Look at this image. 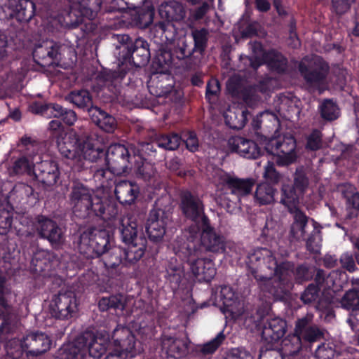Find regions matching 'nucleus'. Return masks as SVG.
Segmentation results:
<instances>
[{
  "instance_id": "nucleus-12",
  "label": "nucleus",
  "mask_w": 359,
  "mask_h": 359,
  "mask_svg": "<svg viewBox=\"0 0 359 359\" xmlns=\"http://www.w3.org/2000/svg\"><path fill=\"white\" fill-rule=\"evenodd\" d=\"M77 309L75 293L72 290H61L52 300L50 311L53 317L67 319L73 316Z\"/></svg>"
},
{
  "instance_id": "nucleus-8",
  "label": "nucleus",
  "mask_w": 359,
  "mask_h": 359,
  "mask_svg": "<svg viewBox=\"0 0 359 359\" xmlns=\"http://www.w3.org/2000/svg\"><path fill=\"white\" fill-rule=\"evenodd\" d=\"M296 140L292 136L271 140L266 146L267 152L276 156V162L280 166H287L297 160Z\"/></svg>"
},
{
  "instance_id": "nucleus-24",
  "label": "nucleus",
  "mask_w": 359,
  "mask_h": 359,
  "mask_svg": "<svg viewBox=\"0 0 359 359\" xmlns=\"http://www.w3.org/2000/svg\"><path fill=\"white\" fill-rule=\"evenodd\" d=\"M259 289L276 299H283L292 287L274 276H269L257 280Z\"/></svg>"
},
{
  "instance_id": "nucleus-43",
  "label": "nucleus",
  "mask_w": 359,
  "mask_h": 359,
  "mask_svg": "<svg viewBox=\"0 0 359 359\" xmlns=\"http://www.w3.org/2000/svg\"><path fill=\"white\" fill-rule=\"evenodd\" d=\"M126 304V299L121 294H116L108 297H102L98 302V307L101 311L109 309H119L123 311Z\"/></svg>"
},
{
  "instance_id": "nucleus-13",
  "label": "nucleus",
  "mask_w": 359,
  "mask_h": 359,
  "mask_svg": "<svg viewBox=\"0 0 359 359\" xmlns=\"http://www.w3.org/2000/svg\"><path fill=\"white\" fill-rule=\"evenodd\" d=\"M172 54L177 60L184 64L187 69H195L198 67L202 59L195 50L191 39L181 37L172 44Z\"/></svg>"
},
{
  "instance_id": "nucleus-9",
  "label": "nucleus",
  "mask_w": 359,
  "mask_h": 359,
  "mask_svg": "<svg viewBox=\"0 0 359 359\" xmlns=\"http://www.w3.org/2000/svg\"><path fill=\"white\" fill-rule=\"evenodd\" d=\"M298 69L305 81L311 86L323 84L329 72L328 64L320 57L304 58Z\"/></svg>"
},
{
  "instance_id": "nucleus-33",
  "label": "nucleus",
  "mask_w": 359,
  "mask_h": 359,
  "mask_svg": "<svg viewBox=\"0 0 359 359\" xmlns=\"http://www.w3.org/2000/svg\"><path fill=\"white\" fill-rule=\"evenodd\" d=\"M88 114L92 121L106 133H111L116 128L114 117L97 106L88 108Z\"/></svg>"
},
{
  "instance_id": "nucleus-41",
  "label": "nucleus",
  "mask_w": 359,
  "mask_h": 359,
  "mask_svg": "<svg viewBox=\"0 0 359 359\" xmlns=\"http://www.w3.org/2000/svg\"><path fill=\"white\" fill-rule=\"evenodd\" d=\"M65 100L73 104L79 109L86 108L88 111L93 105V97L86 89L74 90L65 96Z\"/></svg>"
},
{
  "instance_id": "nucleus-47",
  "label": "nucleus",
  "mask_w": 359,
  "mask_h": 359,
  "mask_svg": "<svg viewBox=\"0 0 359 359\" xmlns=\"http://www.w3.org/2000/svg\"><path fill=\"white\" fill-rule=\"evenodd\" d=\"M225 339L223 332H219L215 338L203 344L197 345L194 353L199 358L213 354Z\"/></svg>"
},
{
  "instance_id": "nucleus-7",
  "label": "nucleus",
  "mask_w": 359,
  "mask_h": 359,
  "mask_svg": "<svg viewBox=\"0 0 359 359\" xmlns=\"http://www.w3.org/2000/svg\"><path fill=\"white\" fill-rule=\"evenodd\" d=\"M190 270L198 281H210L216 274L214 263L210 259H201V250L194 245H188L183 249Z\"/></svg>"
},
{
  "instance_id": "nucleus-58",
  "label": "nucleus",
  "mask_w": 359,
  "mask_h": 359,
  "mask_svg": "<svg viewBox=\"0 0 359 359\" xmlns=\"http://www.w3.org/2000/svg\"><path fill=\"white\" fill-rule=\"evenodd\" d=\"M250 45L253 52V55L251 57L245 56V57L249 60L250 65L256 69L262 64L266 53H264L262 44L258 41L252 42Z\"/></svg>"
},
{
  "instance_id": "nucleus-31",
  "label": "nucleus",
  "mask_w": 359,
  "mask_h": 359,
  "mask_svg": "<svg viewBox=\"0 0 359 359\" xmlns=\"http://www.w3.org/2000/svg\"><path fill=\"white\" fill-rule=\"evenodd\" d=\"M0 305L6 309L8 306L4 295L0 293ZM18 322L16 317L0 309V339H6L9 335L14 334L18 330Z\"/></svg>"
},
{
  "instance_id": "nucleus-35",
  "label": "nucleus",
  "mask_w": 359,
  "mask_h": 359,
  "mask_svg": "<svg viewBox=\"0 0 359 359\" xmlns=\"http://www.w3.org/2000/svg\"><path fill=\"white\" fill-rule=\"evenodd\" d=\"M293 215V222L290 226L288 238L290 243L304 241L306 236V227L308 224L309 217L302 210H296Z\"/></svg>"
},
{
  "instance_id": "nucleus-15",
  "label": "nucleus",
  "mask_w": 359,
  "mask_h": 359,
  "mask_svg": "<svg viewBox=\"0 0 359 359\" xmlns=\"http://www.w3.org/2000/svg\"><path fill=\"white\" fill-rule=\"evenodd\" d=\"M171 220L170 213L161 208L150 211L146 226V231L151 241L158 242L165 233V226Z\"/></svg>"
},
{
  "instance_id": "nucleus-2",
  "label": "nucleus",
  "mask_w": 359,
  "mask_h": 359,
  "mask_svg": "<svg viewBox=\"0 0 359 359\" xmlns=\"http://www.w3.org/2000/svg\"><path fill=\"white\" fill-rule=\"evenodd\" d=\"M118 229L123 241L128 245L125 252V261L134 264L144 255L147 240L142 231L138 230L136 218L132 214L128 213L119 218Z\"/></svg>"
},
{
  "instance_id": "nucleus-61",
  "label": "nucleus",
  "mask_w": 359,
  "mask_h": 359,
  "mask_svg": "<svg viewBox=\"0 0 359 359\" xmlns=\"http://www.w3.org/2000/svg\"><path fill=\"white\" fill-rule=\"evenodd\" d=\"M316 269L306 264H302L294 267V277L297 283H302L303 282L310 280L314 276Z\"/></svg>"
},
{
  "instance_id": "nucleus-4",
  "label": "nucleus",
  "mask_w": 359,
  "mask_h": 359,
  "mask_svg": "<svg viewBox=\"0 0 359 359\" xmlns=\"http://www.w3.org/2000/svg\"><path fill=\"white\" fill-rule=\"evenodd\" d=\"M109 234L105 229L89 228L79 237V251L87 259L97 257L108 250Z\"/></svg>"
},
{
  "instance_id": "nucleus-1",
  "label": "nucleus",
  "mask_w": 359,
  "mask_h": 359,
  "mask_svg": "<svg viewBox=\"0 0 359 359\" xmlns=\"http://www.w3.org/2000/svg\"><path fill=\"white\" fill-rule=\"evenodd\" d=\"M69 197L73 213L78 217L95 215L107 220L117 215L118 210L114 202L93 195L89 188L80 182L73 183Z\"/></svg>"
},
{
  "instance_id": "nucleus-56",
  "label": "nucleus",
  "mask_w": 359,
  "mask_h": 359,
  "mask_svg": "<svg viewBox=\"0 0 359 359\" xmlns=\"http://www.w3.org/2000/svg\"><path fill=\"white\" fill-rule=\"evenodd\" d=\"M309 185V180L304 167L300 166L296 169L293 176V184L294 189L303 195Z\"/></svg>"
},
{
  "instance_id": "nucleus-53",
  "label": "nucleus",
  "mask_w": 359,
  "mask_h": 359,
  "mask_svg": "<svg viewBox=\"0 0 359 359\" xmlns=\"http://www.w3.org/2000/svg\"><path fill=\"white\" fill-rule=\"evenodd\" d=\"M152 141L150 142H140L137 145H130L131 151L133 157H138L140 160L147 161V157L151 156L152 154L156 152V148L154 143V136L152 133L151 136Z\"/></svg>"
},
{
  "instance_id": "nucleus-19",
  "label": "nucleus",
  "mask_w": 359,
  "mask_h": 359,
  "mask_svg": "<svg viewBox=\"0 0 359 359\" xmlns=\"http://www.w3.org/2000/svg\"><path fill=\"white\" fill-rule=\"evenodd\" d=\"M111 339L117 349L110 353L106 359H118L123 352H131L135 348V336L126 327L117 326L113 331Z\"/></svg>"
},
{
  "instance_id": "nucleus-5",
  "label": "nucleus",
  "mask_w": 359,
  "mask_h": 359,
  "mask_svg": "<svg viewBox=\"0 0 359 359\" xmlns=\"http://www.w3.org/2000/svg\"><path fill=\"white\" fill-rule=\"evenodd\" d=\"M70 10L66 11L62 20L63 26L75 28L84 22V18L92 20L100 9L102 0H69Z\"/></svg>"
},
{
  "instance_id": "nucleus-28",
  "label": "nucleus",
  "mask_w": 359,
  "mask_h": 359,
  "mask_svg": "<svg viewBox=\"0 0 359 359\" xmlns=\"http://www.w3.org/2000/svg\"><path fill=\"white\" fill-rule=\"evenodd\" d=\"M229 145L232 151L246 158L255 159L260 155V149L255 142L240 136L230 138Z\"/></svg>"
},
{
  "instance_id": "nucleus-17",
  "label": "nucleus",
  "mask_w": 359,
  "mask_h": 359,
  "mask_svg": "<svg viewBox=\"0 0 359 359\" xmlns=\"http://www.w3.org/2000/svg\"><path fill=\"white\" fill-rule=\"evenodd\" d=\"M180 207L186 218L194 222H201L203 224L209 221L204 214V205L202 201L190 191H186L181 194Z\"/></svg>"
},
{
  "instance_id": "nucleus-20",
  "label": "nucleus",
  "mask_w": 359,
  "mask_h": 359,
  "mask_svg": "<svg viewBox=\"0 0 359 359\" xmlns=\"http://www.w3.org/2000/svg\"><path fill=\"white\" fill-rule=\"evenodd\" d=\"M50 345L49 337L40 332H30L22 339V347L27 356H39L48 351Z\"/></svg>"
},
{
  "instance_id": "nucleus-38",
  "label": "nucleus",
  "mask_w": 359,
  "mask_h": 359,
  "mask_svg": "<svg viewBox=\"0 0 359 359\" xmlns=\"http://www.w3.org/2000/svg\"><path fill=\"white\" fill-rule=\"evenodd\" d=\"M175 60L172 54V48L161 45L156 52L154 66L161 73H164L174 64Z\"/></svg>"
},
{
  "instance_id": "nucleus-50",
  "label": "nucleus",
  "mask_w": 359,
  "mask_h": 359,
  "mask_svg": "<svg viewBox=\"0 0 359 359\" xmlns=\"http://www.w3.org/2000/svg\"><path fill=\"white\" fill-rule=\"evenodd\" d=\"M135 168L137 176L144 181L150 182L158 175L154 165L147 161L135 160Z\"/></svg>"
},
{
  "instance_id": "nucleus-48",
  "label": "nucleus",
  "mask_w": 359,
  "mask_h": 359,
  "mask_svg": "<svg viewBox=\"0 0 359 359\" xmlns=\"http://www.w3.org/2000/svg\"><path fill=\"white\" fill-rule=\"evenodd\" d=\"M276 189L267 183H262L257 185L255 198L259 205H267L273 203L275 200Z\"/></svg>"
},
{
  "instance_id": "nucleus-49",
  "label": "nucleus",
  "mask_w": 359,
  "mask_h": 359,
  "mask_svg": "<svg viewBox=\"0 0 359 359\" xmlns=\"http://www.w3.org/2000/svg\"><path fill=\"white\" fill-rule=\"evenodd\" d=\"M266 63L269 67L278 72L285 71L287 67V59L280 53L270 50L265 53L262 63Z\"/></svg>"
},
{
  "instance_id": "nucleus-16",
  "label": "nucleus",
  "mask_w": 359,
  "mask_h": 359,
  "mask_svg": "<svg viewBox=\"0 0 359 359\" xmlns=\"http://www.w3.org/2000/svg\"><path fill=\"white\" fill-rule=\"evenodd\" d=\"M61 44L53 40H45L36 45L33 52L34 61L41 67L53 66L59 60Z\"/></svg>"
},
{
  "instance_id": "nucleus-14",
  "label": "nucleus",
  "mask_w": 359,
  "mask_h": 359,
  "mask_svg": "<svg viewBox=\"0 0 359 359\" xmlns=\"http://www.w3.org/2000/svg\"><path fill=\"white\" fill-rule=\"evenodd\" d=\"M295 333L303 341L306 349L311 348L315 342L324 339L325 332L323 329L313 322L312 316H306L295 321Z\"/></svg>"
},
{
  "instance_id": "nucleus-44",
  "label": "nucleus",
  "mask_w": 359,
  "mask_h": 359,
  "mask_svg": "<svg viewBox=\"0 0 359 359\" xmlns=\"http://www.w3.org/2000/svg\"><path fill=\"white\" fill-rule=\"evenodd\" d=\"M154 27L157 32H161L162 36L165 39L168 45H172L179 38H177V28L175 25L169 21L160 20L154 25Z\"/></svg>"
},
{
  "instance_id": "nucleus-25",
  "label": "nucleus",
  "mask_w": 359,
  "mask_h": 359,
  "mask_svg": "<svg viewBox=\"0 0 359 359\" xmlns=\"http://www.w3.org/2000/svg\"><path fill=\"white\" fill-rule=\"evenodd\" d=\"M287 328L285 320L279 317L269 318L264 324L262 339L268 344L277 342L285 334Z\"/></svg>"
},
{
  "instance_id": "nucleus-18",
  "label": "nucleus",
  "mask_w": 359,
  "mask_h": 359,
  "mask_svg": "<svg viewBox=\"0 0 359 359\" xmlns=\"http://www.w3.org/2000/svg\"><path fill=\"white\" fill-rule=\"evenodd\" d=\"M75 341L76 344L84 351L86 355L88 354L93 358H101L107 351V340L93 332H84Z\"/></svg>"
},
{
  "instance_id": "nucleus-45",
  "label": "nucleus",
  "mask_w": 359,
  "mask_h": 359,
  "mask_svg": "<svg viewBox=\"0 0 359 359\" xmlns=\"http://www.w3.org/2000/svg\"><path fill=\"white\" fill-rule=\"evenodd\" d=\"M165 278L175 288L179 287L184 278L183 266L180 263L177 262L176 259H171L168 263Z\"/></svg>"
},
{
  "instance_id": "nucleus-32",
  "label": "nucleus",
  "mask_w": 359,
  "mask_h": 359,
  "mask_svg": "<svg viewBox=\"0 0 359 359\" xmlns=\"http://www.w3.org/2000/svg\"><path fill=\"white\" fill-rule=\"evenodd\" d=\"M338 189L346 200V219H352L357 217L359 214V193L350 184H341Z\"/></svg>"
},
{
  "instance_id": "nucleus-46",
  "label": "nucleus",
  "mask_w": 359,
  "mask_h": 359,
  "mask_svg": "<svg viewBox=\"0 0 359 359\" xmlns=\"http://www.w3.org/2000/svg\"><path fill=\"white\" fill-rule=\"evenodd\" d=\"M294 273V264L290 261L278 262L273 276L277 277L293 287L292 276Z\"/></svg>"
},
{
  "instance_id": "nucleus-23",
  "label": "nucleus",
  "mask_w": 359,
  "mask_h": 359,
  "mask_svg": "<svg viewBox=\"0 0 359 359\" xmlns=\"http://www.w3.org/2000/svg\"><path fill=\"white\" fill-rule=\"evenodd\" d=\"M33 174L46 187L54 186L60 176L57 164L52 161H43L37 163L34 165Z\"/></svg>"
},
{
  "instance_id": "nucleus-37",
  "label": "nucleus",
  "mask_w": 359,
  "mask_h": 359,
  "mask_svg": "<svg viewBox=\"0 0 359 359\" xmlns=\"http://www.w3.org/2000/svg\"><path fill=\"white\" fill-rule=\"evenodd\" d=\"M9 7L20 22H28L34 15L35 4L31 0H9Z\"/></svg>"
},
{
  "instance_id": "nucleus-52",
  "label": "nucleus",
  "mask_w": 359,
  "mask_h": 359,
  "mask_svg": "<svg viewBox=\"0 0 359 359\" xmlns=\"http://www.w3.org/2000/svg\"><path fill=\"white\" fill-rule=\"evenodd\" d=\"M283 349L286 353L290 355H294L298 353L302 349L306 348L304 344L299 336L294 332L287 335L282 342Z\"/></svg>"
},
{
  "instance_id": "nucleus-30",
  "label": "nucleus",
  "mask_w": 359,
  "mask_h": 359,
  "mask_svg": "<svg viewBox=\"0 0 359 359\" xmlns=\"http://www.w3.org/2000/svg\"><path fill=\"white\" fill-rule=\"evenodd\" d=\"M158 12L162 20L171 22L184 20L187 13L184 5L175 0L161 3Z\"/></svg>"
},
{
  "instance_id": "nucleus-57",
  "label": "nucleus",
  "mask_w": 359,
  "mask_h": 359,
  "mask_svg": "<svg viewBox=\"0 0 359 359\" xmlns=\"http://www.w3.org/2000/svg\"><path fill=\"white\" fill-rule=\"evenodd\" d=\"M126 250H123L118 248H114L103 257V262L106 268L115 269L122 262V257L125 256Z\"/></svg>"
},
{
  "instance_id": "nucleus-62",
  "label": "nucleus",
  "mask_w": 359,
  "mask_h": 359,
  "mask_svg": "<svg viewBox=\"0 0 359 359\" xmlns=\"http://www.w3.org/2000/svg\"><path fill=\"white\" fill-rule=\"evenodd\" d=\"M34 165L29 162L26 157H21L17 159L13 165V170L17 175L27 173L29 175L33 174Z\"/></svg>"
},
{
  "instance_id": "nucleus-60",
  "label": "nucleus",
  "mask_w": 359,
  "mask_h": 359,
  "mask_svg": "<svg viewBox=\"0 0 359 359\" xmlns=\"http://www.w3.org/2000/svg\"><path fill=\"white\" fill-rule=\"evenodd\" d=\"M342 307L348 310H357L359 309V290L353 289L347 291L341 299Z\"/></svg>"
},
{
  "instance_id": "nucleus-26",
  "label": "nucleus",
  "mask_w": 359,
  "mask_h": 359,
  "mask_svg": "<svg viewBox=\"0 0 359 359\" xmlns=\"http://www.w3.org/2000/svg\"><path fill=\"white\" fill-rule=\"evenodd\" d=\"M127 55L137 67L145 66L150 59L148 43L142 39H136L131 45H127Z\"/></svg>"
},
{
  "instance_id": "nucleus-36",
  "label": "nucleus",
  "mask_w": 359,
  "mask_h": 359,
  "mask_svg": "<svg viewBox=\"0 0 359 359\" xmlns=\"http://www.w3.org/2000/svg\"><path fill=\"white\" fill-rule=\"evenodd\" d=\"M148 88L151 94L156 97L167 96L172 93L173 88V78L165 74L151 79Z\"/></svg>"
},
{
  "instance_id": "nucleus-63",
  "label": "nucleus",
  "mask_w": 359,
  "mask_h": 359,
  "mask_svg": "<svg viewBox=\"0 0 359 359\" xmlns=\"http://www.w3.org/2000/svg\"><path fill=\"white\" fill-rule=\"evenodd\" d=\"M320 288L313 283L309 284L301 294V300L305 304L316 302L319 297Z\"/></svg>"
},
{
  "instance_id": "nucleus-29",
  "label": "nucleus",
  "mask_w": 359,
  "mask_h": 359,
  "mask_svg": "<svg viewBox=\"0 0 359 359\" xmlns=\"http://www.w3.org/2000/svg\"><path fill=\"white\" fill-rule=\"evenodd\" d=\"M201 246L205 250L212 252H219L224 250V238L217 233L210 226L209 221L202 224Z\"/></svg>"
},
{
  "instance_id": "nucleus-27",
  "label": "nucleus",
  "mask_w": 359,
  "mask_h": 359,
  "mask_svg": "<svg viewBox=\"0 0 359 359\" xmlns=\"http://www.w3.org/2000/svg\"><path fill=\"white\" fill-rule=\"evenodd\" d=\"M98 142L97 136L95 133H93L86 136L83 142L79 144V151L81 156V161L76 163L79 167H84L83 160L94 162L100 158L102 149L97 147Z\"/></svg>"
},
{
  "instance_id": "nucleus-59",
  "label": "nucleus",
  "mask_w": 359,
  "mask_h": 359,
  "mask_svg": "<svg viewBox=\"0 0 359 359\" xmlns=\"http://www.w3.org/2000/svg\"><path fill=\"white\" fill-rule=\"evenodd\" d=\"M321 116L327 121H333L338 118L339 109L331 100H325L320 106Z\"/></svg>"
},
{
  "instance_id": "nucleus-6",
  "label": "nucleus",
  "mask_w": 359,
  "mask_h": 359,
  "mask_svg": "<svg viewBox=\"0 0 359 359\" xmlns=\"http://www.w3.org/2000/svg\"><path fill=\"white\" fill-rule=\"evenodd\" d=\"M248 266L256 280L273 276L278 261L273 253L266 248H259L248 255Z\"/></svg>"
},
{
  "instance_id": "nucleus-34",
  "label": "nucleus",
  "mask_w": 359,
  "mask_h": 359,
  "mask_svg": "<svg viewBox=\"0 0 359 359\" xmlns=\"http://www.w3.org/2000/svg\"><path fill=\"white\" fill-rule=\"evenodd\" d=\"M114 192L121 203L130 205L137 198L140 193V189L135 182L121 180L116 183Z\"/></svg>"
},
{
  "instance_id": "nucleus-54",
  "label": "nucleus",
  "mask_w": 359,
  "mask_h": 359,
  "mask_svg": "<svg viewBox=\"0 0 359 359\" xmlns=\"http://www.w3.org/2000/svg\"><path fill=\"white\" fill-rule=\"evenodd\" d=\"M209 32L205 28L194 29L191 32L194 48L201 59L207 48Z\"/></svg>"
},
{
  "instance_id": "nucleus-42",
  "label": "nucleus",
  "mask_w": 359,
  "mask_h": 359,
  "mask_svg": "<svg viewBox=\"0 0 359 359\" xmlns=\"http://www.w3.org/2000/svg\"><path fill=\"white\" fill-rule=\"evenodd\" d=\"M247 110H241L239 109H228L224 114L225 123L231 128L240 130L246 124L248 121Z\"/></svg>"
},
{
  "instance_id": "nucleus-11",
  "label": "nucleus",
  "mask_w": 359,
  "mask_h": 359,
  "mask_svg": "<svg viewBox=\"0 0 359 359\" xmlns=\"http://www.w3.org/2000/svg\"><path fill=\"white\" fill-rule=\"evenodd\" d=\"M131 146L116 144L111 145L107 152L106 161L112 173L120 175L128 172L130 165Z\"/></svg>"
},
{
  "instance_id": "nucleus-3",
  "label": "nucleus",
  "mask_w": 359,
  "mask_h": 359,
  "mask_svg": "<svg viewBox=\"0 0 359 359\" xmlns=\"http://www.w3.org/2000/svg\"><path fill=\"white\" fill-rule=\"evenodd\" d=\"M219 182L230 190V193H224L219 197V204L229 209L232 204L236 205L241 198L250 194L255 184L252 178L241 179L234 175L220 172L217 174Z\"/></svg>"
},
{
  "instance_id": "nucleus-21",
  "label": "nucleus",
  "mask_w": 359,
  "mask_h": 359,
  "mask_svg": "<svg viewBox=\"0 0 359 359\" xmlns=\"http://www.w3.org/2000/svg\"><path fill=\"white\" fill-rule=\"evenodd\" d=\"M189 344L190 341L187 337L163 335L161 340L162 352L169 359L184 357L188 353Z\"/></svg>"
},
{
  "instance_id": "nucleus-22",
  "label": "nucleus",
  "mask_w": 359,
  "mask_h": 359,
  "mask_svg": "<svg viewBox=\"0 0 359 359\" xmlns=\"http://www.w3.org/2000/svg\"><path fill=\"white\" fill-rule=\"evenodd\" d=\"M79 142V136L74 131L60 135L56 138L57 147L61 155L75 163L81 161V156L79 151V144H80Z\"/></svg>"
},
{
  "instance_id": "nucleus-10",
  "label": "nucleus",
  "mask_w": 359,
  "mask_h": 359,
  "mask_svg": "<svg viewBox=\"0 0 359 359\" xmlns=\"http://www.w3.org/2000/svg\"><path fill=\"white\" fill-rule=\"evenodd\" d=\"M34 228L38 236L47 240L54 249H60L65 242V233L57 223L45 216L39 215L36 218Z\"/></svg>"
},
{
  "instance_id": "nucleus-55",
  "label": "nucleus",
  "mask_w": 359,
  "mask_h": 359,
  "mask_svg": "<svg viewBox=\"0 0 359 359\" xmlns=\"http://www.w3.org/2000/svg\"><path fill=\"white\" fill-rule=\"evenodd\" d=\"M53 116L57 118H62L63 121L68 126H72L77 120L76 112L69 109L63 107L58 104L51 105Z\"/></svg>"
},
{
  "instance_id": "nucleus-40",
  "label": "nucleus",
  "mask_w": 359,
  "mask_h": 359,
  "mask_svg": "<svg viewBox=\"0 0 359 359\" xmlns=\"http://www.w3.org/2000/svg\"><path fill=\"white\" fill-rule=\"evenodd\" d=\"M33 193L34 189L31 186L24 183L16 184L7 196L11 210H13L14 205L27 200Z\"/></svg>"
},
{
  "instance_id": "nucleus-51",
  "label": "nucleus",
  "mask_w": 359,
  "mask_h": 359,
  "mask_svg": "<svg viewBox=\"0 0 359 359\" xmlns=\"http://www.w3.org/2000/svg\"><path fill=\"white\" fill-rule=\"evenodd\" d=\"M154 136L156 144L168 150H175L177 149L181 142V137L176 133L168 135H158L154 131L152 132Z\"/></svg>"
},
{
  "instance_id": "nucleus-64",
  "label": "nucleus",
  "mask_w": 359,
  "mask_h": 359,
  "mask_svg": "<svg viewBox=\"0 0 359 359\" xmlns=\"http://www.w3.org/2000/svg\"><path fill=\"white\" fill-rule=\"evenodd\" d=\"M10 207L8 209H0V234H6L11 227L13 213Z\"/></svg>"
},
{
  "instance_id": "nucleus-39",
  "label": "nucleus",
  "mask_w": 359,
  "mask_h": 359,
  "mask_svg": "<svg viewBox=\"0 0 359 359\" xmlns=\"http://www.w3.org/2000/svg\"><path fill=\"white\" fill-rule=\"evenodd\" d=\"M301 196L302 195L291 184H283L280 203L292 213L296 210H300L297 208V205L299 204V197Z\"/></svg>"
}]
</instances>
